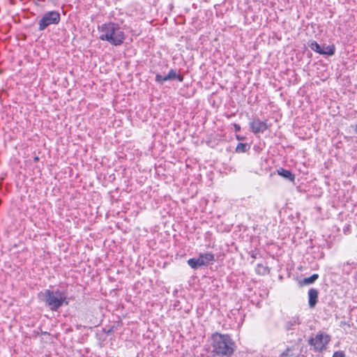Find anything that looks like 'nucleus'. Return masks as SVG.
<instances>
[{"label":"nucleus","mask_w":357,"mask_h":357,"mask_svg":"<svg viewBox=\"0 0 357 357\" xmlns=\"http://www.w3.org/2000/svg\"><path fill=\"white\" fill-rule=\"evenodd\" d=\"M212 352L218 356L229 357L236 348L235 342L227 334L215 333L211 337Z\"/></svg>","instance_id":"1"},{"label":"nucleus","mask_w":357,"mask_h":357,"mask_svg":"<svg viewBox=\"0 0 357 357\" xmlns=\"http://www.w3.org/2000/svg\"><path fill=\"white\" fill-rule=\"evenodd\" d=\"M100 33L99 38L107 41L111 45L119 46L123 43L126 36L119 24L109 22L98 26Z\"/></svg>","instance_id":"2"},{"label":"nucleus","mask_w":357,"mask_h":357,"mask_svg":"<svg viewBox=\"0 0 357 357\" xmlns=\"http://www.w3.org/2000/svg\"><path fill=\"white\" fill-rule=\"evenodd\" d=\"M38 298L52 311H57L63 305L69 304L66 294L59 289H45L38 294Z\"/></svg>","instance_id":"3"},{"label":"nucleus","mask_w":357,"mask_h":357,"mask_svg":"<svg viewBox=\"0 0 357 357\" xmlns=\"http://www.w3.org/2000/svg\"><path fill=\"white\" fill-rule=\"evenodd\" d=\"M60 22V14L57 11L46 12L38 22V30L43 31L51 24H57Z\"/></svg>","instance_id":"4"},{"label":"nucleus","mask_w":357,"mask_h":357,"mask_svg":"<svg viewBox=\"0 0 357 357\" xmlns=\"http://www.w3.org/2000/svg\"><path fill=\"white\" fill-rule=\"evenodd\" d=\"M214 261V255L211 253L207 252L200 254L198 258H191L188 260V264L193 269L207 266L210 262Z\"/></svg>","instance_id":"5"},{"label":"nucleus","mask_w":357,"mask_h":357,"mask_svg":"<svg viewBox=\"0 0 357 357\" xmlns=\"http://www.w3.org/2000/svg\"><path fill=\"white\" fill-rule=\"evenodd\" d=\"M310 49L321 55L333 56L335 52L334 45L320 46L315 40H310L307 43Z\"/></svg>","instance_id":"6"},{"label":"nucleus","mask_w":357,"mask_h":357,"mask_svg":"<svg viewBox=\"0 0 357 357\" xmlns=\"http://www.w3.org/2000/svg\"><path fill=\"white\" fill-rule=\"evenodd\" d=\"M329 341L330 337L328 335L317 334L314 337L310 339L309 344L313 346L317 351H322Z\"/></svg>","instance_id":"7"},{"label":"nucleus","mask_w":357,"mask_h":357,"mask_svg":"<svg viewBox=\"0 0 357 357\" xmlns=\"http://www.w3.org/2000/svg\"><path fill=\"white\" fill-rule=\"evenodd\" d=\"M251 130L255 134L263 133L267 128L268 126L266 121H261L259 119L253 120L250 123Z\"/></svg>","instance_id":"8"},{"label":"nucleus","mask_w":357,"mask_h":357,"mask_svg":"<svg viewBox=\"0 0 357 357\" xmlns=\"http://www.w3.org/2000/svg\"><path fill=\"white\" fill-rule=\"evenodd\" d=\"M319 291L317 289L311 288L308 291V304L310 308H314L318 302Z\"/></svg>","instance_id":"9"},{"label":"nucleus","mask_w":357,"mask_h":357,"mask_svg":"<svg viewBox=\"0 0 357 357\" xmlns=\"http://www.w3.org/2000/svg\"><path fill=\"white\" fill-rule=\"evenodd\" d=\"M277 172L278 175L287 181H294L295 179V175L290 170L280 167L277 169Z\"/></svg>","instance_id":"10"},{"label":"nucleus","mask_w":357,"mask_h":357,"mask_svg":"<svg viewBox=\"0 0 357 357\" xmlns=\"http://www.w3.org/2000/svg\"><path fill=\"white\" fill-rule=\"evenodd\" d=\"M318 278L319 275L317 273H314L308 278H305L303 280L300 282V284L301 286H304L313 284Z\"/></svg>","instance_id":"11"},{"label":"nucleus","mask_w":357,"mask_h":357,"mask_svg":"<svg viewBox=\"0 0 357 357\" xmlns=\"http://www.w3.org/2000/svg\"><path fill=\"white\" fill-rule=\"evenodd\" d=\"M299 324L300 321L298 317H294L290 320L286 322L285 328L287 331L293 330L294 326Z\"/></svg>","instance_id":"12"},{"label":"nucleus","mask_w":357,"mask_h":357,"mask_svg":"<svg viewBox=\"0 0 357 357\" xmlns=\"http://www.w3.org/2000/svg\"><path fill=\"white\" fill-rule=\"evenodd\" d=\"M167 76L170 80L174 79H177L179 82H183V77L181 75H178L176 73V70L174 69H171L169 71Z\"/></svg>","instance_id":"13"},{"label":"nucleus","mask_w":357,"mask_h":357,"mask_svg":"<svg viewBox=\"0 0 357 357\" xmlns=\"http://www.w3.org/2000/svg\"><path fill=\"white\" fill-rule=\"evenodd\" d=\"M250 149V145L247 143H239L238 144L236 151L237 153H245Z\"/></svg>","instance_id":"14"},{"label":"nucleus","mask_w":357,"mask_h":357,"mask_svg":"<svg viewBox=\"0 0 357 357\" xmlns=\"http://www.w3.org/2000/svg\"><path fill=\"white\" fill-rule=\"evenodd\" d=\"M169 80H170V79H169L167 75L165 76H162L160 74H157L155 75V81L157 82H158L159 84H162L163 82L169 81Z\"/></svg>","instance_id":"15"},{"label":"nucleus","mask_w":357,"mask_h":357,"mask_svg":"<svg viewBox=\"0 0 357 357\" xmlns=\"http://www.w3.org/2000/svg\"><path fill=\"white\" fill-rule=\"evenodd\" d=\"M296 355L293 354L292 350L291 349H287L284 352H283L280 357H292Z\"/></svg>","instance_id":"16"},{"label":"nucleus","mask_w":357,"mask_h":357,"mask_svg":"<svg viewBox=\"0 0 357 357\" xmlns=\"http://www.w3.org/2000/svg\"><path fill=\"white\" fill-rule=\"evenodd\" d=\"M333 357H345V354L342 351H337L334 352Z\"/></svg>","instance_id":"17"},{"label":"nucleus","mask_w":357,"mask_h":357,"mask_svg":"<svg viewBox=\"0 0 357 357\" xmlns=\"http://www.w3.org/2000/svg\"><path fill=\"white\" fill-rule=\"evenodd\" d=\"M234 128H235V130H236V132L240 131V130H241V126H240L238 124L235 123V124L234 125Z\"/></svg>","instance_id":"18"},{"label":"nucleus","mask_w":357,"mask_h":357,"mask_svg":"<svg viewBox=\"0 0 357 357\" xmlns=\"http://www.w3.org/2000/svg\"><path fill=\"white\" fill-rule=\"evenodd\" d=\"M33 160H34L35 162H38L39 160V157L38 156H36V157H34Z\"/></svg>","instance_id":"19"},{"label":"nucleus","mask_w":357,"mask_h":357,"mask_svg":"<svg viewBox=\"0 0 357 357\" xmlns=\"http://www.w3.org/2000/svg\"><path fill=\"white\" fill-rule=\"evenodd\" d=\"M354 131L357 134V124L356 125V126L354 128Z\"/></svg>","instance_id":"20"},{"label":"nucleus","mask_w":357,"mask_h":357,"mask_svg":"<svg viewBox=\"0 0 357 357\" xmlns=\"http://www.w3.org/2000/svg\"><path fill=\"white\" fill-rule=\"evenodd\" d=\"M236 138H237L238 140H241V139H242V138H241V137H239V136H238V135L236 136Z\"/></svg>","instance_id":"21"},{"label":"nucleus","mask_w":357,"mask_h":357,"mask_svg":"<svg viewBox=\"0 0 357 357\" xmlns=\"http://www.w3.org/2000/svg\"><path fill=\"white\" fill-rule=\"evenodd\" d=\"M292 357H297V356H292Z\"/></svg>","instance_id":"22"}]
</instances>
